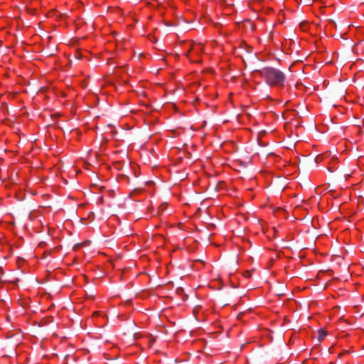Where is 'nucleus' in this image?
Listing matches in <instances>:
<instances>
[{"instance_id":"obj_2","label":"nucleus","mask_w":364,"mask_h":364,"mask_svg":"<svg viewBox=\"0 0 364 364\" xmlns=\"http://www.w3.org/2000/svg\"><path fill=\"white\" fill-rule=\"evenodd\" d=\"M204 50V46L201 43H195L191 46L188 51V56L190 60L193 62L198 63L200 62L199 59H194V55H200Z\"/></svg>"},{"instance_id":"obj_1","label":"nucleus","mask_w":364,"mask_h":364,"mask_svg":"<svg viewBox=\"0 0 364 364\" xmlns=\"http://www.w3.org/2000/svg\"><path fill=\"white\" fill-rule=\"evenodd\" d=\"M259 74L270 87L282 88L284 87L286 76L281 70L274 68H264Z\"/></svg>"},{"instance_id":"obj_3","label":"nucleus","mask_w":364,"mask_h":364,"mask_svg":"<svg viewBox=\"0 0 364 364\" xmlns=\"http://www.w3.org/2000/svg\"><path fill=\"white\" fill-rule=\"evenodd\" d=\"M326 333L323 330H322V329L319 330V331H318V339L319 340H323L326 337Z\"/></svg>"}]
</instances>
